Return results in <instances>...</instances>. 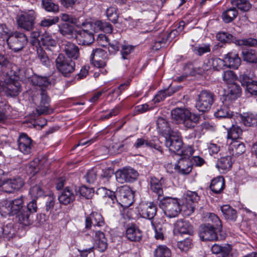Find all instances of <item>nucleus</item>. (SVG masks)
I'll return each instance as SVG.
<instances>
[{"label":"nucleus","mask_w":257,"mask_h":257,"mask_svg":"<svg viewBox=\"0 0 257 257\" xmlns=\"http://www.w3.org/2000/svg\"><path fill=\"white\" fill-rule=\"evenodd\" d=\"M189 157L180 158L175 166V169L181 175H188L192 171V163Z\"/></svg>","instance_id":"obj_22"},{"label":"nucleus","mask_w":257,"mask_h":257,"mask_svg":"<svg viewBox=\"0 0 257 257\" xmlns=\"http://www.w3.org/2000/svg\"><path fill=\"white\" fill-rule=\"evenodd\" d=\"M11 182V185L14 190V191H17L21 188L24 185V180L21 178H17L9 179Z\"/></svg>","instance_id":"obj_62"},{"label":"nucleus","mask_w":257,"mask_h":257,"mask_svg":"<svg viewBox=\"0 0 257 257\" xmlns=\"http://www.w3.org/2000/svg\"><path fill=\"white\" fill-rule=\"evenodd\" d=\"M200 116L190 111L186 115L182 123L187 128H192L199 122Z\"/></svg>","instance_id":"obj_33"},{"label":"nucleus","mask_w":257,"mask_h":257,"mask_svg":"<svg viewBox=\"0 0 257 257\" xmlns=\"http://www.w3.org/2000/svg\"><path fill=\"white\" fill-rule=\"evenodd\" d=\"M193 51L198 56H201L204 53L210 51V45L209 44H203L199 46L195 47Z\"/></svg>","instance_id":"obj_59"},{"label":"nucleus","mask_w":257,"mask_h":257,"mask_svg":"<svg viewBox=\"0 0 257 257\" xmlns=\"http://www.w3.org/2000/svg\"><path fill=\"white\" fill-rule=\"evenodd\" d=\"M104 221L102 215L97 212H92L89 216L86 217V228H89L91 225L94 226H102L104 225Z\"/></svg>","instance_id":"obj_25"},{"label":"nucleus","mask_w":257,"mask_h":257,"mask_svg":"<svg viewBox=\"0 0 257 257\" xmlns=\"http://www.w3.org/2000/svg\"><path fill=\"white\" fill-rule=\"evenodd\" d=\"M106 16L108 20L113 23L117 21L118 15L117 12V9L115 7H109L106 11Z\"/></svg>","instance_id":"obj_56"},{"label":"nucleus","mask_w":257,"mask_h":257,"mask_svg":"<svg viewBox=\"0 0 257 257\" xmlns=\"http://www.w3.org/2000/svg\"><path fill=\"white\" fill-rule=\"evenodd\" d=\"M163 181L164 180L162 178L160 180L155 177H152L151 179L150 189L158 195L157 198L159 201L163 198V190L162 183Z\"/></svg>","instance_id":"obj_26"},{"label":"nucleus","mask_w":257,"mask_h":257,"mask_svg":"<svg viewBox=\"0 0 257 257\" xmlns=\"http://www.w3.org/2000/svg\"><path fill=\"white\" fill-rule=\"evenodd\" d=\"M174 230L181 234H192L193 233L192 226L189 221L183 219H179L176 222Z\"/></svg>","instance_id":"obj_24"},{"label":"nucleus","mask_w":257,"mask_h":257,"mask_svg":"<svg viewBox=\"0 0 257 257\" xmlns=\"http://www.w3.org/2000/svg\"><path fill=\"white\" fill-rule=\"evenodd\" d=\"M242 123L247 126H252L257 124V114L245 112L240 115Z\"/></svg>","instance_id":"obj_36"},{"label":"nucleus","mask_w":257,"mask_h":257,"mask_svg":"<svg viewBox=\"0 0 257 257\" xmlns=\"http://www.w3.org/2000/svg\"><path fill=\"white\" fill-rule=\"evenodd\" d=\"M116 196L118 203L124 207H130L133 203L134 194L127 186H123L116 190Z\"/></svg>","instance_id":"obj_10"},{"label":"nucleus","mask_w":257,"mask_h":257,"mask_svg":"<svg viewBox=\"0 0 257 257\" xmlns=\"http://www.w3.org/2000/svg\"><path fill=\"white\" fill-rule=\"evenodd\" d=\"M1 237H3L7 239L13 237L15 231L12 224H9L0 229Z\"/></svg>","instance_id":"obj_50"},{"label":"nucleus","mask_w":257,"mask_h":257,"mask_svg":"<svg viewBox=\"0 0 257 257\" xmlns=\"http://www.w3.org/2000/svg\"><path fill=\"white\" fill-rule=\"evenodd\" d=\"M159 205L169 218L178 216L182 210L181 203L177 198L163 197L159 201Z\"/></svg>","instance_id":"obj_4"},{"label":"nucleus","mask_w":257,"mask_h":257,"mask_svg":"<svg viewBox=\"0 0 257 257\" xmlns=\"http://www.w3.org/2000/svg\"><path fill=\"white\" fill-rule=\"evenodd\" d=\"M23 79V76L20 73H16L14 77L7 74L3 81L4 91L7 95L15 96L19 94L21 91V84L16 79Z\"/></svg>","instance_id":"obj_6"},{"label":"nucleus","mask_w":257,"mask_h":257,"mask_svg":"<svg viewBox=\"0 0 257 257\" xmlns=\"http://www.w3.org/2000/svg\"><path fill=\"white\" fill-rule=\"evenodd\" d=\"M134 147L136 149H139L144 147H147L154 149V152L159 157L163 155L162 147L151 141H149L145 138H140L136 140L134 144Z\"/></svg>","instance_id":"obj_17"},{"label":"nucleus","mask_w":257,"mask_h":257,"mask_svg":"<svg viewBox=\"0 0 257 257\" xmlns=\"http://www.w3.org/2000/svg\"><path fill=\"white\" fill-rule=\"evenodd\" d=\"M63 50L68 57L77 59L79 56L78 47L75 44L67 42L63 45Z\"/></svg>","instance_id":"obj_29"},{"label":"nucleus","mask_w":257,"mask_h":257,"mask_svg":"<svg viewBox=\"0 0 257 257\" xmlns=\"http://www.w3.org/2000/svg\"><path fill=\"white\" fill-rule=\"evenodd\" d=\"M238 15L236 8H230L224 11L222 14V19L225 23H229L233 21Z\"/></svg>","instance_id":"obj_42"},{"label":"nucleus","mask_w":257,"mask_h":257,"mask_svg":"<svg viewBox=\"0 0 257 257\" xmlns=\"http://www.w3.org/2000/svg\"><path fill=\"white\" fill-rule=\"evenodd\" d=\"M231 124L232 126L227 132V139L231 140L233 142L240 137L242 132L239 126L233 125L232 122H231Z\"/></svg>","instance_id":"obj_45"},{"label":"nucleus","mask_w":257,"mask_h":257,"mask_svg":"<svg viewBox=\"0 0 257 257\" xmlns=\"http://www.w3.org/2000/svg\"><path fill=\"white\" fill-rule=\"evenodd\" d=\"M60 18L62 21L70 22L71 24L75 25L77 27H79L80 25V24L78 23L79 22L77 19L68 14H62L60 16Z\"/></svg>","instance_id":"obj_63"},{"label":"nucleus","mask_w":257,"mask_h":257,"mask_svg":"<svg viewBox=\"0 0 257 257\" xmlns=\"http://www.w3.org/2000/svg\"><path fill=\"white\" fill-rule=\"evenodd\" d=\"M222 77L224 83L228 84H231V86L229 88V92L233 85L239 86L235 83V81L237 79V76L233 71L230 70L224 71L222 74Z\"/></svg>","instance_id":"obj_39"},{"label":"nucleus","mask_w":257,"mask_h":257,"mask_svg":"<svg viewBox=\"0 0 257 257\" xmlns=\"http://www.w3.org/2000/svg\"><path fill=\"white\" fill-rule=\"evenodd\" d=\"M231 246L228 244L223 245L214 244L211 247V251L214 254H220L221 257H230Z\"/></svg>","instance_id":"obj_30"},{"label":"nucleus","mask_w":257,"mask_h":257,"mask_svg":"<svg viewBox=\"0 0 257 257\" xmlns=\"http://www.w3.org/2000/svg\"><path fill=\"white\" fill-rule=\"evenodd\" d=\"M59 18L54 17L52 18L44 19L40 23V26L44 27H50L59 22Z\"/></svg>","instance_id":"obj_64"},{"label":"nucleus","mask_w":257,"mask_h":257,"mask_svg":"<svg viewBox=\"0 0 257 257\" xmlns=\"http://www.w3.org/2000/svg\"><path fill=\"white\" fill-rule=\"evenodd\" d=\"M243 60L249 63H256L257 56L256 52L252 49H244L242 51Z\"/></svg>","instance_id":"obj_43"},{"label":"nucleus","mask_w":257,"mask_h":257,"mask_svg":"<svg viewBox=\"0 0 257 257\" xmlns=\"http://www.w3.org/2000/svg\"><path fill=\"white\" fill-rule=\"evenodd\" d=\"M29 193L32 197L38 198L43 195L44 190L39 185H35L30 188Z\"/></svg>","instance_id":"obj_58"},{"label":"nucleus","mask_w":257,"mask_h":257,"mask_svg":"<svg viewBox=\"0 0 257 257\" xmlns=\"http://www.w3.org/2000/svg\"><path fill=\"white\" fill-rule=\"evenodd\" d=\"M90 60L94 66L97 68L104 67L107 60V53L104 50L96 48L92 51Z\"/></svg>","instance_id":"obj_12"},{"label":"nucleus","mask_w":257,"mask_h":257,"mask_svg":"<svg viewBox=\"0 0 257 257\" xmlns=\"http://www.w3.org/2000/svg\"><path fill=\"white\" fill-rule=\"evenodd\" d=\"M41 40L42 44L47 47H55L57 44V42L53 37L48 33L43 34Z\"/></svg>","instance_id":"obj_52"},{"label":"nucleus","mask_w":257,"mask_h":257,"mask_svg":"<svg viewBox=\"0 0 257 257\" xmlns=\"http://www.w3.org/2000/svg\"><path fill=\"white\" fill-rule=\"evenodd\" d=\"M189 110L183 108H176L171 110L172 118L178 123H181Z\"/></svg>","instance_id":"obj_34"},{"label":"nucleus","mask_w":257,"mask_h":257,"mask_svg":"<svg viewBox=\"0 0 257 257\" xmlns=\"http://www.w3.org/2000/svg\"><path fill=\"white\" fill-rule=\"evenodd\" d=\"M36 17L33 10L21 12L16 17L18 27L26 31H32L35 27Z\"/></svg>","instance_id":"obj_8"},{"label":"nucleus","mask_w":257,"mask_h":257,"mask_svg":"<svg viewBox=\"0 0 257 257\" xmlns=\"http://www.w3.org/2000/svg\"><path fill=\"white\" fill-rule=\"evenodd\" d=\"M231 3L243 12H247L251 8V5L248 0H232Z\"/></svg>","instance_id":"obj_49"},{"label":"nucleus","mask_w":257,"mask_h":257,"mask_svg":"<svg viewBox=\"0 0 257 257\" xmlns=\"http://www.w3.org/2000/svg\"><path fill=\"white\" fill-rule=\"evenodd\" d=\"M37 51L38 58L42 64L45 66L49 65L50 63L49 59L44 50L41 47H39L37 48Z\"/></svg>","instance_id":"obj_57"},{"label":"nucleus","mask_w":257,"mask_h":257,"mask_svg":"<svg viewBox=\"0 0 257 257\" xmlns=\"http://www.w3.org/2000/svg\"><path fill=\"white\" fill-rule=\"evenodd\" d=\"M244 72L240 74L239 80L241 85L245 88L246 91L251 95H257V81L252 80L249 74Z\"/></svg>","instance_id":"obj_15"},{"label":"nucleus","mask_w":257,"mask_h":257,"mask_svg":"<svg viewBox=\"0 0 257 257\" xmlns=\"http://www.w3.org/2000/svg\"><path fill=\"white\" fill-rule=\"evenodd\" d=\"M17 144L19 151L25 155L31 153L33 147V141L26 134H20Z\"/></svg>","instance_id":"obj_16"},{"label":"nucleus","mask_w":257,"mask_h":257,"mask_svg":"<svg viewBox=\"0 0 257 257\" xmlns=\"http://www.w3.org/2000/svg\"><path fill=\"white\" fill-rule=\"evenodd\" d=\"M183 145L180 134L178 132H174L166 138L165 145L170 151L186 157L192 155L194 152L193 148L188 146L184 149Z\"/></svg>","instance_id":"obj_3"},{"label":"nucleus","mask_w":257,"mask_h":257,"mask_svg":"<svg viewBox=\"0 0 257 257\" xmlns=\"http://www.w3.org/2000/svg\"><path fill=\"white\" fill-rule=\"evenodd\" d=\"M234 43L238 46H250L253 47L257 45V40L253 38H247L243 39L236 40Z\"/></svg>","instance_id":"obj_54"},{"label":"nucleus","mask_w":257,"mask_h":257,"mask_svg":"<svg viewBox=\"0 0 257 257\" xmlns=\"http://www.w3.org/2000/svg\"><path fill=\"white\" fill-rule=\"evenodd\" d=\"M156 125L158 132L166 138L174 132L172 130L169 121L163 117L160 116L157 118Z\"/></svg>","instance_id":"obj_20"},{"label":"nucleus","mask_w":257,"mask_h":257,"mask_svg":"<svg viewBox=\"0 0 257 257\" xmlns=\"http://www.w3.org/2000/svg\"><path fill=\"white\" fill-rule=\"evenodd\" d=\"M225 183L224 178L222 176H219L214 178L211 182L210 188L214 193L218 194L224 189Z\"/></svg>","instance_id":"obj_35"},{"label":"nucleus","mask_w":257,"mask_h":257,"mask_svg":"<svg viewBox=\"0 0 257 257\" xmlns=\"http://www.w3.org/2000/svg\"><path fill=\"white\" fill-rule=\"evenodd\" d=\"M174 91L172 90V88L169 87L167 89L161 90L157 94L153 101L154 103L159 102L164 100L166 97L171 96Z\"/></svg>","instance_id":"obj_53"},{"label":"nucleus","mask_w":257,"mask_h":257,"mask_svg":"<svg viewBox=\"0 0 257 257\" xmlns=\"http://www.w3.org/2000/svg\"><path fill=\"white\" fill-rule=\"evenodd\" d=\"M154 257H171L170 249L165 245H158L153 252Z\"/></svg>","instance_id":"obj_44"},{"label":"nucleus","mask_w":257,"mask_h":257,"mask_svg":"<svg viewBox=\"0 0 257 257\" xmlns=\"http://www.w3.org/2000/svg\"><path fill=\"white\" fill-rule=\"evenodd\" d=\"M192 245L191 239L187 238L183 240L180 241L177 243L178 248L182 251H187Z\"/></svg>","instance_id":"obj_61"},{"label":"nucleus","mask_w":257,"mask_h":257,"mask_svg":"<svg viewBox=\"0 0 257 257\" xmlns=\"http://www.w3.org/2000/svg\"><path fill=\"white\" fill-rule=\"evenodd\" d=\"M221 211L225 219L235 222L237 218V214L235 209L229 205H224L221 206Z\"/></svg>","instance_id":"obj_32"},{"label":"nucleus","mask_w":257,"mask_h":257,"mask_svg":"<svg viewBox=\"0 0 257 257\" xmlns=\"http://www.w3.org/2000/svg\"><path fill=\"white\" fill-rule=\"evenodd\" d=\"M138 176V172L131 168H124L115 173L116 179L120 183L132 182L137 179Z\"/></svg>","instance_id":"obj_13"},{"label":"nucleus","mask_w":257,"mask_h":257,"mask_svg":"<svg viewBox=\"0 0 257 257\" xmlns=\"http://www.w3.org/2000/svg\"><path fill=\"white\" fill-rule=\"evenodd\" d=\"M233 36L226 32H219L216 35L217 39L222 43H229L232 40Z\"/></svg>","instance_id":"obj_60"},{"label":"nucleus","mask_w":257,"mask_h":257,"mask_svg":"<svg viewBox=\"0 0 257 257\" xmlns=\"http://www.w3.org/2000/svg\"><path fill=\"white\" fill-rule=\"evenodd\" d=\"M126 236L131 241H139L141 239L142 233L138 228L130 227L126 231Z\"/></svg>","instance_id":"obj_40"},{"label":"nucleus","mask_w":257,"mask_h":257,"mask_svg":"<svg viewBox=\"0 0 257 257\" xmlns=\"http://www.w3.org/2000/svg\"><path fill=\"white\" fill-rule=\"evenodd\" d=\"M25 77L29 79L33 85L42 87L40 90V103L36 108L38 115H47L52 113L53 110L49 104L50 99L46 91L43 88V87H46L49 84L50 82L48 78L46 77H41L36 74L30 77L27 76Z\"/></svg>","instance_id":"obj_1"},{"label":"nucleus","mask_w":257,"mask_h":257,"mask_svg":"<svg viewBox=\"0 0 257 257\" xmlns=\"http://www.w3.org/2000/svg\"><path fill=\"white\" fill-rule=\"evenodd\" d=\"M240 93V86L233 85L230 92L226 96L224 104L217 108L214 112V116L219 118H224L231 119L233 115V111L230 108L234 106V103H235Z\"/></svg>","instance_id":"obj_2"},{"label":"nucleus","mask_w":257,"mask_h":257,"mask_svg":"<svg viewBox=\"0 0 257 257\" xmlns=\"http://www.w3.org/2000/svg\"><path fill=\"white\" fill-rule=\"evenodd\" d=\"M91 26L96 32L101 30L106 33H111L112 31V25L106 22L98 20L91 24Z\"/></svg>","instance_id":"obj_37"},{"label":"nucleus","mask_w":257,"mask_h":257,"mask_svg":"<svg viewBox=\"0 0 257 257\" xmlns=\"http://www.w3.org/2000/svg\"><path fill=\"white\" fill-rule=\"evenodd\" d=\"M214 227L210 224L203 225L200 227L199 234L202 240H215L217 239Z\"/></svg>","instance_id":"obj_18"},{"label":"nucleus","mask_w":257,"mask_h":257,"mask_svg":"<svg viewBox=\"0 0 257 257\" xmlns=\"http://www.w3.org/2000/svg\"><path fill=\"white\" fill-rule=\"evenodd\" d=\"M94 247L96 249L100 252L104 251L107 248V240L103 232L100 231H96Z\"/></svg>","instance_id":"obj_27"},{"label":"nucleus","mask_w":257,"mask_h":257,"mask_svg":"<svg viewBox=\"0 0 257 257\" xmlns=\"http://www.w3.org/2000/svg\"><path fill=\"white\" fill-rule=\"evenodd\" d=\"M60 33L67 38L73 37L75 32L73 27L68 24H62L59 25Z\"/></svg>","instance_id":"obj_46"},{"label":"nucleus","mask_w":257,"mask_h":257,"mask_svg":"<svg viewBox=\"0 0 257 257\" xmlns=\"http://www.w3.org/2000/svg\"><path fill=\"white\" fill-rule=\"evenodd\" d=\"M75 36L79 45H89L94 40L93 33L87 30L78 31L76 33Z\"/></svg>","instance_id":"obj_23"},{"label":"nucleus","mask_w":257,"mask_h":257,"mask_svg":"<svg viewBox=\"0 0 257 257\" xmlns=\"http://www.w3.org/2000/svg\"><path fill=\"white\" fill-rule=\"evenodd\" d=\"M32 213L29 212L25 209L17 215L19 222L24 226H30L33 223L34 218Z\"/></svg>","instance_id":"obj_31"},{"label":"nucleus","mask_w":257,"mask_h":257,"mask_svg":"<svg viewBox=\"0 0 257 257\" xmlns=\"http://www.w3.org/2000/svg\"><path fill=\"white\" fill-rule=\"evenodd\" d=\"M232 164L231 157L227 156L219 159L217 164V167L223 170H228L231 167Z\"/></svg>","instance_id":"obj_48"},{"label":"nucleus","mask_w":257,"mask_h":257,"mask_svg":"<svg viewBox=\"0 0 257 257\" xmlns=\"http://www.w3.org/2000/svg\"><path fill=\"white\" fill-rule=\"evenodd\" d=\"M24 198L21 196L16 199L7 201L5 203V206H3L2 210L6 209L7 211H5V212L11 215H15L24 209Z\"/></svg>","instance_id":"obj_11"},{"label":"nucleus","mask_w":257,"mask_h":257,"mask_svg":"<svg viewBox=\"0 0 257 257\" xmlns=\"http://www.w3.org/2000/svg\"><path fill=\"white\" fill-rule=\"evenodd\" d=\"M205 217L206 221L213 223L212 225L214 228H216L219 231L221 230L222 228L221 221L216 214L212 213H207Z\"/></svg>","instance_id":"obj_47"},{"label":"nucleus","mask_w":257,"mask_h":257,"mask_svg":"<svg viewBox=\"0 0 257 257\" xmlns=\"http://www.w3.org/2000/svg\"><path fill=\"white\" fill-rule=\"evenodd\" d=\"M223 64V61L220 58L217 57L209 58L204 61L201 67V70L198 73L202 74L212 69L218 70Z\"/></svg>","instance_id":"obj_19"},{"label":"nucleus","mask_w":257,"mask_h":257,"mask_svg":"<svg viewBox=\"0 0 257 257\" xmlns=\"http://www.w3.org/2000/svg\"><path fill=\"white\" fill-rule=\"evenodd\" d=\"M6 39L8 46L15 52L22 50L28 43L26 35L18 31L11 30Z\"/></svg>","instance_id":"obj_5"},{"label":"nucleus","mask_w":257,"mask_h":257,"mask_svg":"<svg viewBox=\"0 0 257 257\" xmlns=\"http://www.w3.org/2000/svg\"><path fill=\"white\" fill-rule=\"evenodd\" d=\"M215 99L214 94L207 90H202L198 95L196 102V108L201 112L209 111Z\"/></svg>","instance_id":"obj_7"},{"label":"nucleus","mask_w":257,"mask_h":257,"mask_svg":"<svg viewBox=\"0 0 257 257\" xmlns=\"http://www.w3.org/2000/svg\"><path fill=\"white\" fill-rule=\"evenodd\" d=\"M138 210L142 217L151 220L156 214L157 207L153 202H144L140 204Z\"/></svg>","instance_id":"obj_14"},{"label":"nucleus","mask_w":257,"mask_h":257,"mask_svg":"<svg viewBox=\"0 0 257 257\" xmlns=\"http://www.w3.org/2000/svg\"><path fill=\"white\" fill-rule=\"evenodd\" d=\"M226 62L230 68L237 69L241 63V59L238 55L235 53H229L225 57Z\"/></svg>","instance_id":"obj_38"},{"label":"nucleus","mask_w":257,"mask_h":257,"mask_svg":"<svg viewBox=\"0 0 257 257\" xmlns=\"http://www.w3.org/2000/svg\"><path fill=\"white\" fill-rule=\"evenodd\" d=\"M230 148L232 151V155L235 156L241 155L245 151L244 144L238 141H234L230 143Z\"/></svg>","instance_id":"obj_41"},{"label":"nucleus","mask_w":257,"mask_h":257,"mask_svg":"<svg viewBox=\"0 0 257 257\" xmlns=\"http://www.w3.org/2000/svg\"><path fill=\"white\" fill-rule=\"evenodd\" d=\"M57 69L64 76H68L75 70V63L71 59L60 54L55 60Z\"/></svg>","instance_id":"obj_9"},{"label":"nucleus","mask_w":257,"mask_h":257,"mask_svg":"<svg viewBox=\"0 0 257 257\" xmlns=\"http://www.w3.org/2000/svg\"><path fill=\"white\" fill-rule=\"evenodd\" d=\"M75 195L73 190L69 187H66L58 197V200L60 203L67 205L72 202L75 200Z\"/></svg>","instance_id":"obj_28"},{"label":"nucleus","mask_w":257,"mask_h":257,"mask_svg":"<svg viewBox=\"0 0 257 257\" xmlns=\"http://www.w3.org/2000/svg\"><path fill=\"white\" fill-rule=\"evenodd\" d=\"M42 6L44 9L50 12L56 13L59 11V7L51 0H42Z\"/></svg>","instance_id":"obj_55"},{"label":"nucleus","mask_w":257,"mask_h":257,"mask_svg":"<svg viewBox=\"0 0 257 257\" xmlns=\"http://www.w3.org/2000/svg\"><path fill=\"white\" fill-rule=\"evenodd\" d=\"M152 224L155 230V237L156 239L163 240L164 239V235L166 232V227L163 224H156L152 222Z\"/></svg>","instance_id":"obj_51"},{"label":"nucleus","mask_w":257,"mask_h":257,"mask_svg":"<svg viewBox=\"0 0 257 257\" xmlns=\"http://www.w3.org/2000/svg\"><path fill=\"white\" fill-rule=\"evenodd\" d=\"M96 193L103 197L105 203L109 206L112 207L113 204L118 203L115 192L102 187L98 189Z\"/></svg>","instance_id":"obj_21"}]
</instances>
